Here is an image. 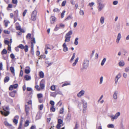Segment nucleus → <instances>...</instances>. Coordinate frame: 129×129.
I'll list each match as a JSON object with an SVG mask.
<instances>
[{"label":"nucleus","instance_id":"nucleus-36","mask_svg":"<svg viewBox=\"0 0 129 129\" xmlns=\"http://www.w3.org/2000/svg\"><path fill=\"white\" fill-rule=\"evenodd\" d=\"M75 53H73V56H72L71 59H70V62H71L73 60V59H74L75 58Z\"/></svg>","mask_w":129,"mask_h":129},{"label":"nucleus","instance_id":"nucleus-31","mask_svg":"<svg viewBox=\"0 0 129 129\" xmlns=\"http://www.w3.org/2000/svg\"><path fill=\"white\" fill-rule=\"evenodd\" d=\"M10 69L11 73L13 74H14L15 70L14 68L12 67H11Z\"/></svg>","mask_w":129,"mask_h":129},{"label":"nucleus","instance_id":"nucleus-53","mask_svg":"<svg viewBox=\"0 0 129 129\" xmlns=\"http://www.w3.org/2000/svg\"><path fill=\"white\" fill-rule=\"evenodd\" d=\"M66 1H63L61 5L62 6H65L66 3Z\"/></svg>","mask_w":129,"mask_h":129},{"label":"nucleus","instance_id":"nucleus-63","mask_svg":"<svg viewBox=\"0 0 129 129\" xmlns=\"http://www.w3.org/2000/svg\"><path fill=\"white\" fill-rule=\"evenodd\" d=\"M22 125V123L21 122H20L19 124V125L18 127V129H21Z\"/></svg>","mask_w":129,"mask_h":129},{"label":"nucleus","instance_id":"nucleus-61","mask_svg":"<svg viewBox=\"0 0 129 129\" xmlns=\"http://www.w3.org/2000/svg\"><path fill=\"white\" fill-rule=\"evenodd\" d=\"M16 28L17 30H20L21 29V27L20 26H16Z\"/></svg>","mask_w":129,"mask_h":129},{"label":"nucleus","instance_id":"nucleus-14","mask_svg":"<svg viewBox=\"0 0 129 129\" xmlns=\"http://www.w3.org/2000/svg\"><path fill=\"white\" fill-rule=\"evenodd\" d=\"M55 19V18L54 16H51L50 18L51 23H53L54 22Z\"/></svg>","mask_w":129,"mask_h":129},{"label":"nucleus","instance_id":"nucleus-34","mask_svg":"<svg viewBox=\"0 0 129 129\" xmlns=\"http://www.w3.org/2000/svg\"><path fill=\"white\" fill-rule=\"evenodd\" d=\"M42 81L43 80H42L41 81L40 84V86L42 89H43L45 85L44 83H42Z\"/></svg>","mask_w":129,"mask_h":129},{"label":"nucleus","instance_id":"nucleus-24","mask_svg":"<svg viewBox=\"0 0 129 129\" xmlns=\"http://www.w3.org/2000/svg\"><path fill=\"white\" fill-rule=\"evenodd\" d=\"M78 37L76 38L75 39L74 44L76 45H77L78 44Z\"/></svg>","mask_w":129,"mask_h":129},{"label":"nucleus","instance_id":"nucleus-8","mask_svg":"<svg viewBox=\"0 0 129 129\" xmlns=\"http://www.w3.org/2000/svg\"><path fill=\"white\" fill-rule=\"evenodd\" d=\"M62 47L63 48V51L66 52L68 50V48L67 46V45L66 43H64L62 45Z\"/></svg>","mask_w":129,"mask_h":129},{"label":"nucleus","instance_id":"nucleus-51","mask_svg":"<svg viewBox=\"0 0 129 129\" xmlns=\"http://www.w3.org/2000/svg\"><path fill=\"white\" fill-rule=\"evenodd\" d=\"M118 79L116 78L115 77V85H116L117 84V83L118 81Z\"/></svg>","mask_w":129,"mask_h":129},{"label":"nucleus","instance_id":"nucleus-28","mask_svg":"<svg viewBox=\"0 0 129 129\" xmlns=\"http://www.w3.org/2000/svg\"><path fill=\"white\" fill-rule=\"evenodd\" d=\"M79 58L78 57L77 58L75 59V62L73 63L72 65L73 66H75L76 64L78 62Z\"/></svg>","mask_w":129,"mask_h":129},{"label":"nucleus","instance_id":"nucleus-10","mask_svg":"<svg viewBox=\"0 0 129 129\" xmlns=\"http://www.w3.org/2000/svg\"><path fill=\"white\" fill-rule=\"evenodd\" d=\"M118 93V91H114L113 94V98L115 100H116L117 98V94Z\"/></svg>","mask_w":129,"mask_h":129},{"label":"nucleus","instance_id":"nucleus-22","mask_svg":"<svg viewBox=\"0 0 129 129\" xmlns=\"http://www.w3.org/2000/svg\"><path fill=\"white\" fill-rule=\"evenodd\" d=\"M53 62H50L49 61H46L45 62V63L48 64V66H47V67H48L49 66H50L51 65H52L53 63Z\"/></svg>","mask_w":129,"mask_h":129},{"label":"nucleus","instance_id":"nucleus-60","mask_svg":"<svg viewBox=\"0 0 129 129\" xmlns=\"http://www.w3.org/2000/svg\"><path fill=\"white\" fill-rule=\"evenodd\" d=\"M18 120H16L15 119H14L13 120V122L15 124H17L18 123Z\"/></svg>","mask_w":129,"mask_h":129},{"label":"nucleus","instance_id":"nucleus-45","mask_svg":"<svg viewBox=\"0 0 129 129\" xmlns=\"http://www.w3.org/2000/svg\"><path fill=\"white\" fill-rule=\"evenodd\" d=\"M9 95L11 96L12 97H14L15 96V94H14L12 92H11L10 93Z\"/></svg>","mask_w":129,"mask_h":129},{"label":"nucleus","instance_id":"nucleus-29","mask_svg":"<svg viewBox=\"0 0 129 129\" xmlns=\"http://www.w3.org/2000/svg\"><path fill=\"white\" fill-rule=\"evenodd\" d=\"M5 26L6 27H7L8 25V23H10L9 21L7 20H4Z\"/></svg>","mask_w":129,"mask_h":129},{"label":"nucleus","instance_id":"nucleus-46","mask_svg":"<svg viewBox=\"0 0 129 129\" xmlns=\"http://www.w3.org/2000/svg\"><path fill=\"white\" fill-rule=\"evenodd\" d=\"M25 73L27 74H28L30 72V70L29 69H26L25 70Z\"/></svg>","mask_w":129,"mask_h":129},{"label":"nucleus","instance_id":"nucleus-62","mask_svg":"<svg viewBox=\"0 0 129 129\" xmlns=\"http://www.w3.org/2000/svg\"><path fill=\"white\" fill-rule=\"evenodd\" d=\"M59 29V27H58L57 26V25H56L55 28L54 29V31H56L58 29Z\"/></svg>","mask_w":129,"mask_h":129},{"label":"nucleus","instance_id":"nucleus-7","mask_svg":"<svg viewBox=\"0 0 129 129\" xmlns=\"http://www.w3.org/2000/svg\"><path fill=\"white\" fill-rule=\"evenodd\" d=\"M18 86V84H15L13 85H11L9 87V89L10 90H12L13 88L16 89Z\"/></svg>","mask_w":129,"mask_h":129},{"label":"nucleus","instance_id":"nucleus-4","mask_svg":"<svg viewBox=\"0 0 129 129\" xmlns=\"http://www.w3.org/2000/svg\"><path fill=\"white\" fill-rule=\"evenodd\" d=\"M120 115V112H118L116 113L115 115L113 116V115H111L110 117L113 119H116Z\"/></svg>","mask_w":129,"mask_h":129},{"label":"nucleus","instance_id":"nucleus-27","mask_svg":"<svg viewBox=\"0 0 129 129\" xmlns=\"http://www.w3.org/2000/svg\"><path fill=\"white\" fill-rule=\"evenodd\" d=\"M57 95L56 91L55 92H52L50 94V96L55 97Z\"/></svg>","mask_w":129,"mask_h":129},{"label":"nucleus","instance_id":"nucleus-1","mask_svg":"<svg viewBox=\"0 0 129 129\" xmlns=\"http://www.w3.org/2000/svg\"><path fill=\"white\" fill-rule=\"evenodd\" d=\"M89 63V61L87 59H85L83 61L82 64V69H86L88 67Z\"/></svg>","mask_w":129,"mask_h":129},{"label":"nucleus","instance_id":"nucleus-15","mask_svg":"<svg viewBox=\"0 0 129 129\" xmlns=\"http://www.w3.org/2000/svg\"><path fill=\"white\" fill-rule=\"evenodd\" d=\"M119 65L120 67H123L125 64V63L123 61H120L119 63Z\"/></svg>","mask_w":129,"mask_h":129},{"label":"nucleus","instance_id":"nucleus-50","mask_svg":"<svg viewBox=\"0 0 129 129\" xmlns=\"http://www.w3.org/2000/svg\"><path fill=\"white\" fill-rule=\"evenodd\" d=\"M10 57L12 59H14L15 57L13 53H11L10 54Z\"/></svg>","mask_w":129,"mask_h":129},{"label":"nucleus","instance_id":"nucleus-64","mask_svg":"<svg viewBox=\"0 0 129 129\" xmlns=\"http://www.w3.org/2000/svg\"><path fill=\"white\" fill-rule=\"evenodd\" d=\"M118 2L117 1H115L113 2V4L114 5H116L117 4Z\"/></svg>","mask_w":129,"mask_h":129},{"label":"nucleus","instance_id":"nucleus-55","mask_svg":"<svg viewBox=\"0 0 129 129\" xmlns=\"http://www.w3.org/2000/svg\"><path fill=\"white\" fill-rule=\"evenodd\" d=\"M12 3L14 4H17V0H12Z\"/></svg>","mask_w":129,"mask_h":129},{"label":"nucleus","instance_id":"nucleus-49","mask_svg":"<svg viewBox=\"0 0 129 129\" xmlns=\"http://www.w3.org/2000/svg\"><path fill=\"white\" fill-rule=\"evenodd\" d=\"M31 34L29 33H28L27 35L26 36V38H28L29 39H30L31 38Z\"/></svg>","mask_w":129,"mask_h":129},{"label":"nucleus","instance_id":"nucleus-25","mask_svg":"<svg viewBox=\"0 0 129 129\" xmlns=\"http://www.w3.org/2000/svg\"><path fill=\"white\" fill-rule=\"evenodd\" d=\"M9 77L8 76H6L4 79V82L5 83L8 82L9 80Z\"/></svg>","mask_w":129,"mask_h":129},{"label":"nucleus","instance_id":"nucleus-52","mask_svg":"<svg viewBox=\"0 0 129 129\" xmlns=\"http://www.w3.org/2000/svg\"><path fill=\"white\" fill-rule=\"evenodd\" d=\"M80 14L81 15H83L84 14V12L83 10H80L79 12Z\"/></svg>","mask_w":129,"mask_h":129},{"label":"nucleus","instance_id":"nucleus-16","mask_svg":"<svg viewBox=\"0 0 129 129\" xmlns=\"http://www.w3.org/2000/svg\"><path fill=\"white\" fill-rule=\"evenodd\" d=\"M64 37L65 38V42H68L70 41V38H71V37H68L65 36Z\"/></svg>","mask_w":129,"mask_h":129},{"label":"nucleus","instance_id":"nucleus-11","mask_svg":"<svg viewBox=\"0 0 129 129\" xmlns=\"http://www.w3.org/2000/svg\"><path fill=\"white\" fill-rule=\"evenodd\" d=\"M71 115L70 114H68L66 118V120L67 122H69L71 119Z\"/></svg>","mask_w":129,"mask_h":129},{"label":"nucleus","instance_id":"nucleus-39","mask_svg":"<svg viewBox=\"0 0 129 129\" xmlns=\"http://www.w3.org/2000/svg\"><path fill=\"white\" fill-rule=\"evenodd\" d=\"M29 122L28 120H26L25 122L24 126H25L26 127L29 125Z\"/></svg>","mask_w":129,"mask_h":129},{"label":"nucleus","instance_id":"nucleus-9","mask_svg":"<svg viewBox=\"0 0 129 129\" xmlns=\"http://www.w3.org/2000/svg\"><path fill=\"white\" fill-rule=\"evenodd\" d=\"M121 37V34L120 33H118L116 40V42L117 44H118L119 43Z\"/></svg>","mask_w":129,"mask_h":129},{"label":"nucleus","instance_id":"nucleus-20","mask_svg":"<svg viewBox=\"0 0 129 129\" xmlns=\"http://www.w3.org/2000/svg\"><path fill=\"white\" fill-rule=\"evenodd\" d=\"M57 95V94H59L61 95H63V94L60 91L59 89L57 90L56 91Z\"/></svg>","mask_w":129,"mask_h":129},{"label":"nucleus","instance_id":"nucleus-19","mask_svg":"<svg viewBox=\"0 0 129 129\" xmlns=\"http://www.w3.org/2000/svg\"><path fill=\"white\" fill-rule=\"evenodd\" d=\"M72 30H70L68 33L66 34L65 36L68 37H71L70 35H72Z\"/></svg>","mask_w":129,"mask_h":129},{"label":"nucleus","instance_id":"nucleus-59","mask_svg":"<svg viewBox=\"0 0 129 129\" xmlns=\"http://www.w3.org/2000/svg\"><path fill=\"white\" fill-rule=\"evenodd\" d=\"M50 104L52 106H54V102L53 101H51L50 102Z\"/></svg>","mask_w":129,"mask_h":129},{"label":"nucleus","instance_id":"nucleus-42","mask_svg":"<svg viewBox=\"0 0 129 129\" xmlns=\"http://www.w3.org/2000/svg\"><path fill=\"white\" fill-rule=\"evenodd\" d=\"M38 98L39 99L42 98L43 97V95L41 93L38 94L37 95Z\"/></svg>","mask_w":129,"mask_h":129},{"label":"nucleus","instance_id":"nucleus-33","mask_svg":"<svg viewBox=\"0 0 129 129\" xmlns=\"http://www.w3.org/2000/svg\"><path fill=\"white\" fill-rule=\"evenodd\" d=\"M24 49L25 52H27L28 49V47L27 45H25L24 47Z\"/></svg>","mask_w":129,"mask_h":129},{"label":"nucleus","instance_id":"nucleus-18","mask_svg":"<svg viewBox=\"0 0 129 129\" xmlns=\"http://www.w3.org/2000/svg\"><path fill=\"white\" fill-rule=\"evenodd\" d=\"M105 20V18L103 16H102L100 19V22L102 24H103Z\"/></svg>","mask_w":129,"mask_h":129},{"label":"nucleus","instance_id":"nucleus-40","mask_svg":"<svg viewBox=\"0 0 129 129\" xmlns=\"http://www.w3.org/2000/svg\"><path fill=\"white\" fill-rule=\"evenodd\" d=\"M103 76H101L100 78V81L99 82V84H101L102 83L103 81Z\"/></svg>","mask_w":129,"mask_h":129},{"label":"nucleus","instance_id":"nucleus-57","mask_svg":"<svg viewBox=\"0 0 129 129\" xmlns=\"http://www.w3.org/2000/svg\"><path fill=\"white\" fill-rule=\"evenodd\" d=\"M124 71L126 72H128L129 71V67L126 68L125 69Z\"/></svg>","mask_w":129,"mask_h":129},{"label":"nucleus","instance_id":"nucleus-54","mask_svg":"<svg viewBox=\"0 0 129 129\" xmlns=\"http://www.w3.org/2000/svg\"><path fill=\"white\" fill-rule=\"evenodd\" d=\"M72 18V17L71 16H68L66 19L65 20H69L71 19Z\"/></svg>","mask_w":129,"mask_h":129},{"label":"nucleus","instance_id":"nucleus-56","mask_svg":"<svg viewBox=\"0 0 129 129\" xmlns=\"http://www.w3.org/2000/svg\"><path fill=\"white\" fill-rule=\"evenodd\" d=\"M5 124L6 126H11L12 125L11 124H9L7 122H5Z\"/></svg>","mask_w":129,"mask_h":129},{"label":"nucleus","instance_id":"nucleus-21","mask_svg":"<svg viewBox=\"0 0 129 129\" xmlns=\"http://www.w3.org/2000/svg\"><path fill=\"white\" fill-rule=\"evenodd\" d=\"M18 16V11L16 10L14 12V16L16 17V18H17Z\"/></svg>","mask_w":129,"mask_h":129},{"label":"nucleus","instance_id":"nucleus-23","mask_svg":"<svg viewBox=\"0 0 129 129\" xmlns=\"http://www.w3.org/2000/svg\"><path fill=\"white\" fill-rule=\"evenodd\" d=\"M79 127V123L77 122H75V124L74 129H78Z\"/></svg>","mask_w":129,"mask_h":129},{"label":"nucleus","instance_id":"nucleus-48","mask_svg":"<svg viewBox=\"0 0 129 129\" xmlns=\"http://www.w3.org/2000/svg\"><path fill=\"white\" fill-rule=\"evenodd\" d=\"M108 127L109 128H113L114 127V126L112 124H109L108 125Z\"/></svg>","mask_w":129,"mask_h":129},{"label":"nucleus","instance_id":"nucleus-37","mask_svg":"<svg viewBox=\"0 0 129 129\" xmlns=\"http://www.w3.org/2000/svg\"><path fill=\"white\" fill-rule=\"evenodd\" d=\"M64 111V108L63 107L61 108L60 110L59 113L60 114H63Z\"/></svg>","mask_w":129,"mask_h":129},{"label":"nucleus","instance_id":"nucleus-26","mask_svg":"<svg viewBox=\"0 0 129 129\" xmlns=\"http://www.w3.org/2000/svg\"><path fill=\"white\" fill-rule=\"evenodd\" d=\"M39 76L41 78H43L44 77V74L42 71H40L39 72Z\"/></svg>","mask_w":129,"mask_h":129},{"label":"nucleus","instance_id":"nucleus-6","mask_svg":"<svg viewBox=\"0 0 129 129\" xmlns=\"http://www.w3.org/2000/svg\"><path fill=\"white\" fill-rule=\"evenodd\" d=\"M85 93L84 90H81L77 94V96L79 98H80Z\"/></svg>","mask_w":129,"mask_h":129},{"label":"nucleus","instance_id":"nucleus-43","mask_svg":"<svg viewBox=\"0 0 129 129\" xmlns=\"http://www.w3.org/2000/svg\"><path fill=\"white\" fill-rule=\"evenodd\" d=\"M87 108V103L86 102L84 104H83V109H86Z\"/></svg>","mask_w":129,"mask_h":129},{"label":"nucleus","instance_id":"nucleus-3","mask_svg":"<svg viewBox=\"0 0 129 129\" xmlns=\"http://www.w3.org/2000/svg\"><path fill=\"white\" fill-rule=\"evenodd\" d=\"M98 6L97 7L98 10L99 12L101 11L104 8L105 4L102 3H99L98 4Z\"/></svg>","mask_w":129,"mask_h":129},{"label":"nucleus","instance_id":"nucleus-2","mask_svg":"<svg viewBox=\"0 0 129 129\" xmlns=\"http://www.w3.org/2000/svg\"><path fill=\"white\" fill-rule=\"evenodd\" d=\"M37 13V11L36 10H34L33 12L31 17V18L32 20L34 21L36 20Z\"/></svg>","mask_w":129,"mask_h":129},{"label":"nucleus","instance_id":"nucleus-12","mask_svg":"<svg viewBox=\"0 0 129 129\" xmlns=\"http://www.w3.org/2000/svg\"><path fill=\"white\" fill-rule=\"evenodd\" d=\"M0 112L2 115H3L5 116H8L9 114V112L8 111H6L3 112L2 111H1Z\"/></svg>","mask_w":129,"mask_h":129},{"label":"nucleus","instance_id":"nucleus-41","mask_svg":"<svg viewBox=\"0 0 129 129\" xmlns=\"http://www.w3.org/2000/svg\"><path fill=\"white\" fill-rule=\"evenodd\" d=\"M24 47L23 45L22 44H20L18 46V47L22 49H24Z\"/></svg>","mask_w":129,"mask_h":129},{"label":"nucleus","instance_id":"nucleus-13","mask_svg":"<svg viewBox=\"0 0 129 129\" xmlns=\"http://www.w3.org/2000/svg\"><path fill=\"white\" fill-rule=\"evenodd\" d=\"M25 109L26 114H28L29 113V108L27 105H25Z\"/></svg>","mask_w":129,"mask_h":129},{"label":"nucleus","instance_id":"nucleus-35","mask_svg":"<svg viewBox=\"0 0 129 129\" xmlns=\"http://www.w3.org/2000/svg\"><path fill=\"white\" fill-rule=\"evenodd\" d=\"M121 75L120 73L118 74L115 77L116 78L119 79L121 77Z\"/></svg>","mask_w":129,"mask_h":129},{"label":"nucleus","instance_id":"nucleus-5","mask_svg":"<svg viewBox=\"0 0 129 129\" xmlns=\"http://www.w3.org/2000/svg\"><path fill=\"white\" fill-rule=\"evenodd\" d=\"M63 121L60 119H58V124L57 125L56 127L57 128L59 129L61 126V124L62 123Z\"/></svg>","mask_w":129,"mask_h":129},{"label":"nucleus","instance_id":"nucleus-17","mask_svg":"<svg viewBox=\"0 0 129 129\" xmlns=\"http://www.w3.org/2000/svg\"><path fill=\"white\" fill-rule=\"evenodd\" d=\"M25 79L26 80H28L31 79V77L30 76L28 75L25 76L24 77Z\"/></svg>","mask_w":129,"mask_h":129},{"label":"nucleus","instance_id":"nucleus-30","mask_svg":"<svg viewBox=\"0 0 129 129\" xmlns=\"http://www.w3.org/2000/svg\"><path fill=\"white\" fill-rule=\"evenodd\" d=\"M7 53V50L5 49H4L2 51L1 54L2 55H3L4 54H6Z\"/></svg>","mask_w":129,"mask_h":129},{"label":"nucleus","instance_id":"nucleus-44","mask_svg":"<svg viewBox=\"0 0 129 129\" xmlns=\"http://www.w3.org/2000/svg\"><path fill=\"white\" fill-rule=\"evenodd\" d=\"M66 11L65 10H63L62 13L61 14V17L62 18H63V17L64 15V14L65 13V12Z\"/></svg>","mask_w":129,"mask_h":129},{"label":"nucleus","instance_id":"nucleus-58","mask_svg":"<svg viewBox=\"0 0 129 129\" xmlns=\"http://www.w3.org/2000/svg\"><path fill=\"white\" fill-rule=\"evenodd\" d=\"M54 106H52V107L51 108V110L53 112L55 111V108H54Z\"/></svg>","mask_w":129,"mask_h":129},{"label":"nucleus","instance_id":"nucleus-32","mask_svg":"<svg viewBox=\"0 0 129 129\" xmlns=\"http://www.w3.org/2000/svg\"><path fill=\"white\" fill-rule=\"evenodd\" d=\"M106 58H104L103 59V60H102V62H101V66H103L105 62L106 61Z\"/></svg>","mask_w":129,"mask_h":129},{"label":"nucleus","instance_id":"nucleus-38","mask_svg":"<svg viewBox=\"0 0 129 129\" xmlns=\"http://www.w3.org/2000/svg\"><path fill=\"white\" fill-rule=\"evenodd\" d=\"M50 89L51 90L54 91L55 89V85H53L51 86Z\"/></svg>","mask_w":129,"mask_h":129},{"label":"nucleus","instance_id":"nucleus-47","mask_svg":"<svg viewBox=\"0 0 129 129\" xmlns=\"http://www.w3.org/2000/svg\"><path fill=\"white\" fill-rule=\"evenodd\" d=\"M53 11L54 12H56L58 13L59 12V9H58L57 8H56L54 9L53 10Z\"/></svg>","mask_w":129,"mask_h":129}]
</instances>
